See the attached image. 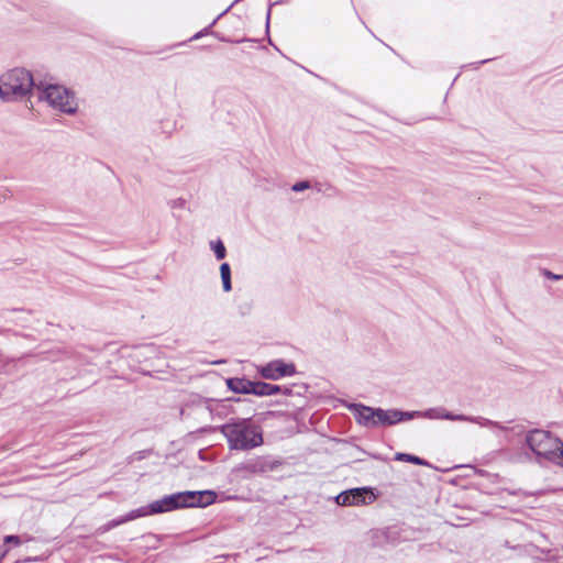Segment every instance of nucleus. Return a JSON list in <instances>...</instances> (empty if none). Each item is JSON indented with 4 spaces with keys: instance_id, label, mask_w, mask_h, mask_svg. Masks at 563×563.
I'll list each match as a JSON object with an SVG mask.
<instances>
[{
    "instance_id": "1",
    "label": "nucleus",
    "mask_w": 563,
    "mask_h": 563,
    "mask_svg": "<svg viewBox=\"0 0 563 563\" xmlns=\"http://www.w3.org/2000/svg\"><path fill=\"white\" fill-rule=\"evenodd\" d=\"M231 451H250L263 444V430L251 418H232L219 428Z\"/></svg>"
},
{
    "instance_id": "2",
    "label": "nucleus",
    "mask_w": 563,
    "mask_h": 563,
    "mask_svg": "<svg viewBox=\"0 0 563 563\" xmlns=\"http://www.w3.org/2000/svg\"><path fill=\"white\" fill-rule=\"evenodd\" d=\"M37 86L30 70L14 67L0 76V99L3 102L29 101L33 107L30 98Z\"/></svg>"
},
{
    "instance_id": "3",
    "label": "nucleus",
    "mask_w": 563,
    "mask_h": 563,
    "mask_svg": "<svg viewBox=\"0 0 563 563\" xmlns=\"http://www.w3.org/2000/svg\"><path fill=\"white\" fill-rule=\"evenodd\" d=\"M176 509H181L179 492L170 494V495H166V496L162 497L161 499L152 501L147 506H142L137 509H133V510L129 511L128 514H125L123 516L114 518V519L108 521L107 523L98 527L96 530V533L98 536H101V534L123 525V523L135 520L137 518L156 515V514L168 512V511H173Z\"/></svg>"
},
{
    "instance_id": "4",
    "label": "nucleus",
    "mask_w": 563,
    "mask_h": 563,
    "mask_svg": "<svg viewBox=\"0 0 563 563\" xmlns=\"http://www.w3.org/2000/svg\"><path fill=\"white\" fill-rule=\"evenodd\" d=\"M526 443L536 455L563 464V442L550 431L531 430L526 435Z\"/></svg>"
},
{
    "instance_id": "5",
    "label": "nucleus",
    "mask_w": 563,
    "mask_h": 563,
    "mask_svg": "<svg viewBox=\"0 0 563 563\" xmlns=\"http://www.w3.org/2000/svg\"><path fill=\"white\" fill-rule=\"evenodd\" d=\"M37 98L45 101L54 110L65 114H75L78 110V102L73 90L58 84H43L37 86Z\"/></svg>"
},
{
    "instance_id": "6",
    "label": "nucleus",
    "mask_w": 563,
    "mask_h": 563,
    "mask_svg": "<svg viewBox=\"0 0 563 563\" xmlns=\"http://www.w3.org/2000/svg\"><path fill=\"white\" fill-rule=\"evenodd\" d=\"M375 500V495L368 487H356L344 490L335 497V503L340 506H360L369 505Z\"/></svg>"
},
{
    "instance_id": "7",
    "label": "nucleus",
    "mask_w": 563,
    "mask_h": 563,
    "mask_svg": "<svg viewBox=\"0 0 563 563\" xmlns=\"http://www.w3.org/2000/svg\"><path fill=\"white\" fill-rule=\"evenodd\" d=\"M181 508L207 507L217 499L212 490H186L179 492Z\"/></svg>"
},
{
    "instance_id": "8",
    "label": "nucleus",
    "mask_w": 563,
    "mask_h": 563,
    "mask_svg": "<svg viewBox=\"0 0 563 563\" xmlns=\"http://www.w3.org/2000/svg\"><path fill=\"white\" fill-rule=\"evenodd\" d=\"M260 373L263 378L277 380L283 377L292 376L296 373V367L292 363L275 360L264 365Z\"/></svg>"
},
{
    "instance_id": "9",
    "label": "nucleus",
    "mask_w": 563,
    "mask_h": 563,
    "mask_svg": "<svg viewBox=\"0 0 563 563\" xmlns=\"http://www.w3.org/2000/svg\"><path fill=\"white\" fill-rule=\"evenodd\" d=\"M419 531L412 529L411 527L407 525H396L386 528L384 530L383 534L387 541V543L390 544H399L401 542H407L410 540H417L419 537Z\"/></svg>"
},
{
    "instance_id": "10",
    "label": "nucleus",
    "mask_w": 563,
    "mask_h": 563,
    "mask_svg": "<svg viewBox=\"0 0 563 563\" xmlns=\"http://www.w3.org/2000/svg\"><path fill=\"white\" fill-rule=\"evenodd\" d=\"M347 409L354 415L358 424L366 428H376V408L362 404H349Z\"/></svg>"
},
{
    "instance_id": "11",
    "label": "nucleus",
    "mask_w": 563,
    "mask_h": 563,
    "mask_svg": "<svg viewBox=\"0 0 563 563\" xmlns=\"http://www.w3.org/2000/svg\"><path fill=\"white\" fill-rule=\"evenodd\" d=\"M415 412H405L398 409H382L376 408V422L377 427L393 426L400 421L409 420L413 417Z\"/></svg>"
},
{
    "instance_id": "12",
    "label": "nucleus",
    "mask_w": 563,
    "mask_h": 563,
    "mask_svg": "<svg viewBox=\"0 0 563 563\" xmlns=\"http://www.w3.org/2000/svg\"><path fill=\"white\" fill-rule=\"evenodd\" d=\"M228 388L235 394L255 395V382L241 377L227 379Z\"/></svg>"
},
{
    "instance_id": "13",
    "label": "nucleus",
    "mask_w": 563,
    "mask_h": 563,
    "mask_svg": "<svg viewBox=\"0 0 563 563\" xmlns=\"http://www.w3.org/2000/svg\"><path fill=\"white\" fill-rule=\"evenodd\" d=\"M424 418L446 419L453 421H477V419L464 415H454L452 412L446 411L444 408H432L424 410Z\"/></svg>"
},
{
    "instance_id": "14",
    "label": "nucleus",
    "mask_w": 563,
    "mask_h": 563,
    "mask_svg": "<svg viewBox=\"0 0 563 563\" xmlns=\"http://www.w3.org/2000/svg\"><path fill=\"white\" fill-rule=\"evenodd\" d=\"M277 394L288 395L290 389L275 384L255 382V395L256 396H272Z\"/></svg>"
},
{
    "instance_id": "15",
    "label": "nucleus",
    "mask_w": 563,
    "mask_h": 563,
    "mask_svg": "<svg viewBox=\"0 0 563 563\" xmlns=\"http://www.w3.org/2000/svg\"><path fill=\"white\" fill-rule=\"evenodd\" d=\"M220 276L222 280V287L225 292H229L232 290V283H231V267L228 263H222L220 265Z\"/></svg>"
},
{
    "instance_id": "16",
    "label": "nucleus",
    "mask_w": 563,
    "mask_h": 563,
    "mask_svg": "<svg viewBox=\"0 0 563 563\" xmlns=\"http://www.w3.org/2000/svg\"><path fill=\"white\" fill-rule=\"evenodd\" d=\"M210 247L214 252L217 260H223L225 257L227 249L220 239L216 241H210Z\"/></svg>"
},
{
    "instance_id": "17",
    "label": "nucleus",
    "mask_w": 563,
    "mask_h": 563,
    "mask_svg": "<svg viewBox=\"0 0 563 563\" xmlns=\"http://www.w3.org/2000/svg\"><path fill=\"white\" fill-rule=\"evenodd\" d=\"M395 460L410 462V463H415L417 465H422V457L412 455V454H408V453H397L395 455Z\"/></svg>"
},
{
    "instance_id": "18",
    "label": "nucleus",
    "mask_w": 563,
    "mask_h": 563,
    "mask_svg": "<svg viewBox=\"0 0 563 563\" xmlns=\"http://www.w3.org/2000/svg\"><path fill=\"white\" fill-rule=\"evenodd\" d=\"M231 7L227 8L222 13H220L212 22L209 26H207L206 29H203L202 31L196 33L194 36H192V40H197V38H200L203 34H208L210 29L218 22V20L223 15L225 14L229 10H230Z\"/></svg>"
},
{
    "instance_id": "19",
    "label": "nucleus",
    "mask_w": 563,
    "mask_h": 563,
    "mask_svg": "<svg viewBox=\"0 0 563 563\" xmlns=\"http://www.w3.org/2000/svg\"><path fill=\"white\" fill-rule=\"evenodd\" d=\"M3 543L10 548L18 547L22 543V540H21V537H19V536L10 534V536H5L3 538Z\"/></svg>"
},
{
    "instance_id": "20",
    "label": "nucleus",
    "mask_w": 563,
    "mask_h": 563,
    "mask_svg": "<svg viewBox=\"0 0 563 563\" xmlns=\"http://www.w3.org/2000/svg\"><path fill=\"white\" fill-rule=\"evenodd\" d=\"M308 188H310V183L307 180H302V181H298V183L294 184L291 187V190L295 192H300Z\"/></svg>"
},
{
    "instance_id": "21",
    "label": "nucleus",
    "mask_w": 563,
    "mask_h": 563,
    "mask_svg": "<svg viewBox=\"0 0 563 563\" xmlns=\"http://www.w3.org/2000/svg\"><path fill=\"white\" fill-rule=\"evenodd\" d=\"M542 274H543V276L545 278L551 279V280H561V279H563V275L552 273L549 269H543Z\"/></svg>"
},
{
    "instance_id": "22",
    "label": "nucleus",
    "mask_w": 563,
    "mask_h": 563,
    "mask_svg": "<svg viewBox=\"0 0 563 563\" xmlns=\"http://www.w3.org/2000/svg\"><path fill=\"white\" fill-rule=\"evenodd\" d=\"M10 551V547H7L4 543L0 545V563L3 561L4 556Z\"/></svg>"
},
{
    "instance_id": "23",
    "label": "nucleus",
    "mask_w": 563,
    "mask_h": 563,
    "mask_svg": "<svg viewBox=\"0 0 563 563\" xmlns=\"http://www.w3.org/2000/svg\"><path fill=\"white\" fill-rule=\"evenodd\" d=\"M478 419H479V420H482V422H481V424H482V426H485V427H486V426H492V424H494V422H493V421H490V420H488V419H484V418H478Z\"/></svg>"
},
{
    "instance_id": "24",
    "label": "nucleus",
    "mask_w": 563,
    "mask_h": 563,
    "mask_svg": "<svg viewBox=\"0 0 563 563\" xmlns=\"http://www.w3.org/2000/svg\"><path fill=\"white\" fill-rule=\"evenodd\" d=\"M489 60H492V59H490V58L483 59V60H481L478 64H481V65H482V64H486V63H488Z\"/></svg>"
},
{
    "instance_id": "25",
    "label": "nucleus",
    "mask_w": 563,
    "mask_h": 563,
    "mask_svg": "<svg viewBox=\"0 0 563 563\" xmlns=\"http://www.w3.org/2000/svg\"><path fill=\"white\" fill-rule=\"evenodd\" d=\"M269 18H271V9L267 12V23L269 22Z\"/></svg>"
},
{
    "instance_id": "26",
    "label": "nucleus",
    "mask_w": 563,
    "mask_h": 563,
    "mask_svg": "<svg viewBox=\"0 0 563 563\" xmlns=\"http://www.w3.org/2000/svg\"><path fill=\"white\" fill-rule=\"evenodd\" d=\"M283 2H284V0H277V1L275 2V4H279V3H283Z\"/></svg>"
},
{
    "instance_id": "27",
    "label": "nucleus",
    "mask_w": 563,
    "mask_h": 563,
    "mask_svg": "<svg viewBox=\"0 0 563 563\" xmlns=\"http://www.w3.org/2000/svg\"><path fill=\"white\" fill-rule=\"evenodd\" d=\"M224 361H216L214 364H222Z\"/></svg>"
},
{
    "instance_id": "28",
    "label": "nucleus",
    "mask_w": 563,
    "mask_h": 563,
    "mask_svg": "<svg viewBox=\"0 0 563 563\" xmlns=\"http://www.w3.org/2000/svg\"><path fill=\"white\" fill-rule=\"evenodd\" d=\"M423 465H424V466H431V465H430L426 460H424V462H423Z\"/></svg>"
}]
</instances>
